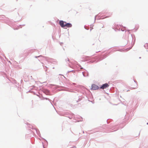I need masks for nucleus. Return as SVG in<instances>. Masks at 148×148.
<instances>
[{"label": "nucleus", "mask_w": 148, "mask_h": 148, "mask_svg": "<svg viewBox=\"0 0 148 148\" xmlns=\"http://www.w3.org/2000/svg\"><path fill=\"white\" fill-rule=\"evenodd\" d=\"M60 26L63 28H66V27H70L72 26V25L70 23H67L65 22L61 21L59 22Z\"/></svg>", "instance_id": "f257e3e1"}, {"label": "nucleus", "mask_w": 148, "mask_h": 148, "mask_svg": "<svg viewBox=\"0 0 148 148\" xmlns=\"http://www.w3.org/2000/svg\"><path fill=\"white\" fill-rule=\"evenodd\" d=\"M109 86V85H108L107 83H106L103 84L100 87V88L101 89H106L107 88H108Z\"/></svg>", "instance_id": "f03ea898"}, {"label": "nucleus", "mask_w": 148, "mask_h": 148, "mask_svg": "<svg viewBox=\"0 0 148 148\" xmlns=\"http://www.w3.org/2000/svg\"><path fill=\"white\" fill-rule=\"evenodd\" d=\"M99 88L98 86L96 85L93 84L92 85L91 89L92 90H96Z\"/></svg>", "instance_id": "7ed1b4c3"}, {"label": "nucleus", "mask_w": 148, "mask_h": 148, "mask_svg": "<svg viewBox=\"0 0 148 148\" xmlns=\"http://www.w3.org/2000/svg\"><path fill=\"white\" fill-rule=\"evenodd\" d=\"M129 91V90H127V91Z\"/></svg>", "instance_id": "20e7f679"}]
</instances>
